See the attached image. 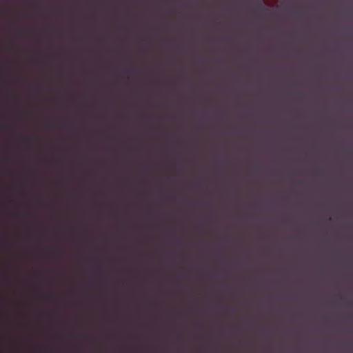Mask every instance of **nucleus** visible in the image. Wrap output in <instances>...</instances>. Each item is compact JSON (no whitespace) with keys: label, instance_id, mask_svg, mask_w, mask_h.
Returning a JSON list of instances; mask_svg holds the SVG:
<instances>
[{"label":"nucleus","instance_id":"20e7f679","mask_svg":"<svg viewBox=\"0 0 353 353\" xmlns=\"http://www.w3.org/2000/svg\"><path fill=\"white\" fill-rule=\"evenodd\" d=\"M5 176H14L13 175H6Z\"/></svg>","mask_w":353,"mask_h":353},{"label":"nucleus","instance_id":"f257e3e1","mask_svg":"<svg viewBox=\"0 0 353 353\" xmlns=\"http://www.w3.org/2000/svg\"><path fill=\"white\" fill-rule=\"evenodd\" d=\"M256 1H257L256 8H257L258 11H259V12L268 11V9L265 6H263V5L262 3V0H256Z\"/></svg>","mask_w":353,"mask_h":353},{"label":"nucleus","instance_id":"7ed1b4c3","mask_svg":"<svg viewBox=\"0 0 353 353\" xmlns=\"http://www.w3.org/2000/svg\"><path fill=\"white\" fill-rule=\"evenodd\" d=\"M290 179H291V178L288 177V185L290 184Z\"/></svg>","mask_w":353,"mask_h":353},{"label":"nucleus","instance_id":"39448f33","mask_svg":"<svg viewBox=\"0 0 353 353\" xmlns=\"http://www.w3.org/2000/svg\"><path fill=\"white\" fill-rule=\"evenodd\" d=\"M165 177H168V175H165Z\"/></svg>","mask_w":353,"mask_h":353},{"label":"nucleus","instance_id":"f03ea898","mask_svg":"<svg viewBox=\"0 0 353 353\" xmlns=\"http://www.w3.org/2000/svg\"><path fill=\"white\" fill-rule=\"evenodd\" d=\"M1 159H3V160H7L8 159V156H3V157H1Z\"/></svg>","mask_w":353,"mask_h":353}]
</instances>
